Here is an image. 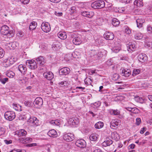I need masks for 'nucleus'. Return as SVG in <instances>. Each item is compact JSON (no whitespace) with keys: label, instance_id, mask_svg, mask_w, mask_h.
<instances>
[{"label":"nucleus","instance_id":"obj_1","mask_svg":"<svg viewBox=\"0 0 152 152\" xmlns=\"http://www.w3.org/2000/svg\"><path fill=\"white\" fill-rule=\"evenodd\" d=\"M9 27L6 25L2 26L1 28V32L2 34L4 35H7L9 37H12L14 36L13 33L9 30Z\"/></svg>","mask_w":152,"mask_h":152},{"label":"nucleus","instance_id":"obj_2","mask_svg":"<svg viewBox=\"0 0 152 152\" xmlns=\"http://www.w3.org/2000/svg\"><path fill=\"white\" fill-rule=\"evenodd\" d=\"M105 6V3L103 0H99L94 1L91 4V7L94 9L103 8Z\"/></svg>","mask_w":152,"mask_h":152},{"label":"nucleus","instance_id":"obj_3","mask_svg":"<svg viewBox=\"0 0 152 152\" xmlns=\"http://www.w3.org/2000/svg\"><path fill=\"white\" fill-rule=\"evenodd\" d=\"M4 116L6 119L9 121H12L15 117V113L13 112L10 111H7L5 112Z\"/></svg>","mask_w":152,"mask_h":152},{"label":"nucleus","instance_id":"obj_4","mask_svg":"<svg viewBox=\"0 0 152 152\" xmlns=\"http://www.w3.org/2000/svg\"><path fill=\"white\" fill-rule=\"evenodd\" d=\"M26 64L31 69H35L37 68V63L33 60H27L26 62Z\"/></svg>","mask_w":152,"mask_h":152},{"label":"nucleus","instance_id":"obj_5","mask_svg":"<svg viewBox=\"0 0 152 152\" xmlns=\"http://www.w3.org/2000/svg\"><path fill=\"white\" fill-rule=\"evenodd\" d=\"M41 28L43 31L46 33L49 32L51 29L50 24L46 22L42 23L41 25Z\"/></svg>","mask_w":152,"mask_h":152},{"label":"nucleus","instance_id":"obj_6","mask_svg":"<svg viewBox=\"0 0 152 152\" xmlns=\"http://www.w3.org/2000/svg\"><path fill=\"white\" fill-rule=\"evenodd\" d=\"M39 120L35 117H30L27 121L28 124L34 126H37L38 125Z\"/></svg>","mask_w":152,"mask_h":152},{"label":"nucleus","instance_id":"obj_7","mask_svg":"<svg viewBox=\"0 0 152 152\" xmlns=\"http://www.w3.org/2000/svg\"><path fill=\"white\" fill-rule=\"evenodd\" d=\"M75 144L76 146L80 148H84L86 145V143L85 141L82 139L77 140Z\"/></svg>","mask_w":152,"mask_h":152},{"label":"nucleus","instance_id":"obj_8","mask_svg":"<svg viewBox=\"0 0 152 152\" xmlns=\"http://www.w3.org/2000/svg\"><path fill=\"white\" fill-rule=\"evenodd\" d=\"M43 100L40 97L36 98L34 102V105H36L37 107L40 108L41 107L43 104Z\"/></svg>","mask_w":152,"mask_h":152},{"label":"nucleus","instance_id":"obj_9","mask_svg":"<svg viewBox=\"0 0 152 152\" xmlns=\"http://www.w3.org/2000/svg\"><path fill=\"white\" fill-rule=\"evenodd\" d=\"M74 135L72 134L68 133L64 134L63 136V138L66 141H71L74 139Z\"/></svg>","mask_w":152,"mask_h":152},{"label":"nucleus","instance_id":"obj_10","mask_svg":"<svg viewBox=\"0 0 152 152\" xmlns=\"http://www.w3.org/2000/svg\"><path fill=\"white\" fill-rule=\"evenodd\" d=\"M70 72V69L69 68L64 67L59 70V73L60 75H66L68 74Z\"/></svg>","mask_w":152,"mask_h":152},{"label":"nucleus","instance_id":"obj_11","mask_svg":"<svg viewBox=\"0 0 152 152\" xmlns=\"http://www.w3.org/2000/svg\"><path fill=\"white\" fill-rule=\"evenodd\" d=\"M104 37L107 40H112L114 38V35L113 33L110 32H106L104 34Z\"/></svg>","mask_w":152,"mask_h":152},{"label":"nucleus","instance_id":"obj_12","mask_svg":"<svg viewBox=\"0 0 152 152\" xmlns=\"http://www.w3.org/2000/svg\"><path fill=\"white\" fill-rule=\"evenodd\" d=\"M79 120L77 117H73L69 119V123L72 125H77L79 123Z\"/></svg>","mask_w":152,"mask_h":152},{"label":"nucleus","instance_id":"obj_13","mask_svg":"<svg viewBox=\"0 0 152 152\" xmlns=\"http://www.w3.org/2000/svg\"><path fill=\"white\" fill-rule=\"evenodd\" d=\"M147 56L145 54H139L138 57L139 61L142 63L145 62L147 60Z\"/></svg>","mask_w":152,"mask_h":152},{"label":"nucleus","instance_id":"obj_14","mask_svg":"<svg viewBox=\"0 0 152 152\" xmlns=\"http://www.w3.org/2000/svg\"><path fill=\"white\" fill-rule=\"evenodd\" d=\"M43 76L48 80H51L54 77L53 74L50 72H44L43 74Z\"/></svg>","mask_w":152,"mask_h":152},{"label":"nucleus","instance_id":"obj_15","mask_svg":"<svg viewBox=\"0 0 152 152\" xmlns=\"http://www.w3.org/2000/svg\"><path fill=\"white\" fill-rule=\"evenodd\" d=\"M18 69L23 75H24L26 74L27 69L25 65L23 64L19 65L18 66Z\"/></svg>","mask_w":152,"mask_h":152},{"label":"nucleus","instance_id":"obj_16","mask_svg":"<svg viewBox=\"0 0 152 152\" xmlns=\"http://www.w3.org/2000/svg\"><path fill=\"white\" fill-rule=\"evenodd\" d=\"M35 60L37 62V64L41 65H43L45 62L44 58L41 56H39L36 58Z\"/></svg>","mask_w":152,"mask_h":152},{"label":"nucleus","instance_id":"obj_17","mask_svg":"<svg viewBox=\"0 0 152 152\" xmlns=\"http://www.w3.org/2000/svg\"><path fill=\"white\" fill-rule=\"evenodd\" d=\"M80 13L83 16L89 18H91L94 15L92 12L88 11L81 12Z\"/></svg>","mask_w":152,"mask_h":152},{"label":"nucleus","instance_id":"obj_18","mask_svg":"<svg viewBox=\"0 0 152 152\" xmlns=\"http://www.w3.org/2000/svg\"><path fill=\"white\" fill-rule=\"evenodd\" d=\"M72 42L73 43L76 45H78L82 42L81 39L80 37H75L74 38Z\"/></svg>","mask_w":152,"mask_h":152},{"label":"nucleus","instance_id":"obj_19","mask_svg":"<svg viewBox=\"0 0 152 152\" xmlns=\"http://www.w3.org/2000/svg\"><path fill=\"white\" fill-rule=\"evenodd\" d=\"M48 135L50 137H55L57 136V132L54 129L50 130L48 133Z\"/></svg>","mask_w":152,"mask_h":152},{"label":"nucleus","instance_id":"obj_20","mask_svg":"<svg viewBox=\"0 0 152 152\" xmlns=\"http://www.w3.org/2000/svg\"><path fill=\"white\" fill-rule=\"evenodd\" d=\"M145 22V20L141 18H138L136 20V23L137 27L140 28L142 26V24Z\"/></svg>","mask_w":152,"mask_h":152},{"label":"nucleus","instance_id":"obj_21","mask_svg":"<svg viewBox=\"0 0 152 152\" xmlns=\"http://www.w3.org/2000/svg\"><path fill=\"white\" fill-rule=\"evenodd\" d=\"M103 52H95L93 55L94 58L96 59H99L103 56Z\"/></svg>","mask_w":152,"mask_h":152},{"label":"nucleus","instance_id":"obj_22","mask_svg":"<svg viewBox=\"0 0 152 152\" xmlns=\"http://www.w3.org/2000/svg\"><path fill=\"white\" fill-rule=\"evenodd\" d=\"M119 122L115 121V120H113L111 121L110 123V127L111 128L114 129L115 128H117V126L118 125Z\"/></svg>","mask_w":152,"mask_h":152},{"label":"nucleus","instance_id":"obj_23","mask_svg":"<svg viewBox=\"0 0 152 152\" xmlns=\"http://www.w3.org/2000/svg\"><path fill=\"white\" fill-rule=\"evenodd\" d=\"M131 74V72L129 69H123L122 70L121 75L125 77H128Z\"/></svg>","mask_w":152,"mask_h":152},{"label":"nucleus","instance_id":"obj_24","mask_svg":"<svg viewBox=\"0 0 152 152\" xmlns=\"http://www.w3.org/2000/svg\"><path fill=\"white\" fill-rule=\"evenodd\" d=\"M58 36L59 38L62 39H64L66 38V34L64 32H59L58 34Z\"/></svg>","mask_w":152,"mask_h":152},{"label":"nucleus","instance_id":"obj_25","mask_svg":"<svg viewBox=\"0 0 152 152\" xmlns=\"http://www.w3.org/2000/svg\"><path fill=\"white\" fill-rule=\"evenodd\" d=\"M113 143V141L111 139H109L107 140L104 141L102 143V145L104 147H106L108 146H109L110 145L112 144Z\"/></svg>","mask_w":152,"mask_h":152},{"label":"nucleus","instance_id":"obj_26","mask_svg":"<svg viewBox=\"0 0 152 152\" xmlns=\"http://www.w3.org/2000/svg\"><path fill=\"white\" fill-rule=\"evenodd\" d=\"M37 23L36 22H32L29 26V29L30 30H33L35 29L37 26Z\"/></svg>","mask_w":152,"mask_h":152},{"label":"nucleus","instance_id":"obj_27","mask_svg":"<svg viewBox=\"0 0 152 152\" xmlns=\"http://www.w3.org/2000/svg\"><path fill=\"white\" fill-rule=\"evenodd\" d=\"M104 126V124L102 122H98L96 123L95 125V127L97 129H100L102 128Z\"/></svg>","mask_w":152,"mask_h":152},{"label":"nucleus","instance_id":"obj_28","mask_svg":"<svg viewBox=\"0 0 152 152\" xmlns=\"http://www.w3.org/2000/svg\"><path fill=\"white\" fill-rule=\"evenodd\" d=\"M120 23V21L116 18H113L112 19V23L114 26H117Z\"/></svg>","mask_w":152,"mask_h":152},{"label":"nucleus","instance_id":"obj_29","mask_svg":"<svg viewBox=\"0 0 152 152\" xmlns=\"http://www.w3.org/2000/svg\"><path fill=\"white\" fill-rule=\"evenodd\" d=\"M50 123L54 126H59L60 125V123L58 120H52L50 121Z\"/></svg>","mask_w":152,"mask_h":152},{"label":"nucleus","instance_id":"obj_30","mask_svg":"<svg viewBox=\"0 0 152 152\" xmlns=\"http://www.w3.org/2000/svg\"><path fill=\"white\" fill-rule=\"evenodd\" d=\"M27 75L28 78H29L32 80H34V81H35L36 80L35 76L34 75V74L32 73V72H29V73Z\"/></svg>","mask_w":152,"mask_h":152},{"label":"nucleus","instance_id":"obj_31","mask_svg":"<svg viewBox=\"0 0 152 152\" xmlns=\"http://www.w3.org/2000/svg\"><path fill=\"white\" fill-rule=\"evenodd\" d=\"M26 132L24 129H21L19 130L18 133V135L19 136H24L26 135Z\"/></svg>","mask_w":152,"mask_h":152},{"label":"nucleus","instance_id":"obj_32","mask_svg":"<svg viewBox=\"0 0 152 152\" xmlns=\"http://www.w3.org/2000/svg\"><path fill=\"white\" fill-rule=\"evenodd\" d=\"M111 137L113 139L117 140L119 138L118 134L116 132H114L112 133Z\"/></svg>","mask_w":152,"mask_h":152},{"label":"nucleus","instance_id":"obj_33","mask_svg":"<svg viewBox=\"0 0 152 152\" xmlns=\"http://www.w3.org/2000/svg\"><path fill=\"white\" fill-rule=\"evenodd\" d=\"M110 113L111 115H118L120 113V112L118 110H110Z\"/></svg>","mask_w":152,"mask_h":152},{"label":"nucleus","instance_id":"obj_34","mask_svg":"<svg viewBox=\"0 0 152 152\" xmlns=\"http://www.w3.org/2000/svg\"><path fill=\"white\" fill-rule=\"evenodd\" d=\"M127 50L129 51L134 50L135 48V45H129L128 46V45H127Z\"/></svg>","mask_w":152,"mask_h":152},{"label":"nucleus","instance_id":"obj_35","mask_svg":"<svg viewBox=\"0 0 152 152\" xmlns=\"http://www.w3.org/2000/svg\"><path fill=\"white\" fill-rule=\"evenodd\" d=\"M8 79L7 78H4L2 76L0 78V81L3 84H4L5 83L8 81Z\"/></svg>","mask_w":152,"mask_h":152},{"label":"nucleus","instance_id":"obj_36","mask_svg":"<svg viewBox=\"0 0 152 152\" xmlns=\"http://www.w3.org/2000/svg\"><path fill=\"white\" fill-rule=\"evenodd\" d=\"M97 138V137L96 136V134H91L89 137L90 140L92 141L96 140Z\"/></svg>","mask_w":152,"mask_h":152},{"label":"nucleus","instance_id":"obj_37","mask_svg":"<svg viewBox=\"0 0 152 152\" xmlns=\"http://www.w3.org/2000/svg\"><path fill=\"white\" fill-rule=\"evenodd\" d=\"M143 35L141 33L137 34L134 35V37L136 39H140L142 38Z\"/></svg>","mask_w":152,"mask_h":152},{"label":"nucleus","instance_id":"obj_38","mask_svg":"<svg viewBox=\"0 0 152 152\" xmlns=\"http://www.w3.org/2000/svg\"><path fill=\"white\" fill-rule=\"evenodd\" d=\"M126 109H127L128 110L132 112L133 113H135V111H134L135 110H137L138 109L136 107H134V108H131V107H126Z\"/></svg>","mask_w":152,"mask_h":152},{"label":"nucleus","instance_id":"obj_39","mask_svg":"<svg viewBox=\"0 0 152 152\" xmlns=\"http://www.w3.org/2000/svg\"><path fill=\"white\" fill-rule=\"evenodd\" d=\"M25 105L27 107H31L32 106V103L28 101H26L24 102Z\"/></svg>","mask_w":152,"mask_h":152},{"label":"nucleus","instance_id":"obj_40","mask_svg":"<svg viewBox=\"0 0 152 152\" xmlns=\"http://www.w3.org/2000/svg\"><path fill=\"white\" fill-rule=\"evenodd\" d=\"M140 72V71L139 69H135L133 71L132 75L133 76H135L139 74Z\"/></svg>","mask_w":152,"mask_h":152},{"label":"nucleus","instance_id":"obj_41","mask_svg":"<svg viewBox=\"0 0 152 152\" xmlns=\"http://www.w3.org/2000/svg\"><path fill=\"white\" fill-rule=\"evenodd\" d=\"M15 73L12 72L10 71L7 73V77H10L12 78L15 75Z\"/></svg>","mask_w":152,"mask_h":152},{"label":"nucleus","instance_id":"obj_42","mask_svg":"<svg viewBox=\"0 0 152 152\" xmlns=\"http://www.w3.org/2000/svg\"><path fill=\"white\" fill-rule=\"evenodd\" d=\"M4 55V51L3 49L0 48V58H2Z\"/></svg>","mask_w":152,"mask_h":152},{"label":"nucleus","instance_id":"obj_43","mask_svg":"<svg viewBox=\"0 0 152 152\" xmlns=\"http://www.w3.org/2000/svg\"><path fill=\"white\" fill-rule=\"evenodd\" d=\"M113 50L115 53H117L120 50V47L118 46V47H117L115 46L113 48Z\"/></svg>","mask_w":152,"mask_h":152},{"label":"nucleus","instance_id":"obj_44","mask_svg":"<svg viewBox=\"0 0 152 152\" xmlns=\"http://www.w3.org/2000/svg\"><path fill=\"white\" fill-rule=\"evenodd\" d=\"M32 139L30 137H26L25 138V143H27L31 142L32 141Z\"/></svg>","mask_w":152,"mask_h":152},{"label":"nucleus","instance_id":"obj_45","mask_svg":"<svg viewBox=\"0 0 152 152\" xmlns=\"http://www.w3.org/2000/svg\"><path fill=\"white\" fill-rule=\"evenodd\" d=\"M119 78V76L118 74H115L113 75V80H117Z\"/></svg>","mask_w":152,"mask_h":152},{"label":"nucleus","instance_id":"obj_46","mask_svg":"<svg viewBox=\"0 0 152 152\" xmlns=\"http://www.w3.org/2000/svg\"><path fill=\"white\" fill-rule=\"evenodd\" d=\"M76 7L75 6H73L72 7L70 8V12L72 14L75 12L76 10Z\"/></svg>","mask_w":152,"mask_h":152},{"label":"nucleus","instance_id":"obj_47","mask_svg":"<svg viewBox=\"0 0 152 152\" xmlns=\"http://www.w3.org/2000/svg\"><path fill=\"white\" fill-rule=\"evenodd\" d=\"M118 12L120 13H123L126 12V9L125 7H123L119 8Z\"/></svg>","mask_w":152,"mask_h":152},{"label":"nucleus","instance_id":"obj_48","mask_svg":"<svg viewBox=\"0 0 152 152\" xmlns=\"http://www.w3.org/2000/svg\"><path fill=\"white\" fill-rule=\"evenodd\" d=\"M141 120L140 118H137L136 119V124L137 126L139 125L141 123Z\"/></svg>","mask_w":152,"mask_h":152},{"label":"nucleus","instance_id":"obj_49","mask_svg":"<svg viewBox=\"0 0 152 152\" xmlns=\"http://www.w3.org/2000/svg\"><path fill=\"white\" fill-rule=\"evenodd\" d=\"M125 32L127 34H129L131 33V31L129 29V28L126 27L125 30Z\"/></svg>","mask_w":152,"mask_h":152},{"label":"nucleus","instance_id":"obj_50","mask_svg":"<svg viewBox=\"0 0 152 152\" xmlns=\"http://www.w3.org/2000/svg\"><path fill=\"white\" fill-rule=\"evenodd\" d=\"M147 30L149 33H152V27L150 26H147Z\"/></svg>","mask_w":152,"mask_h":152},{"label":"nucleus","instance_id":"obj_51","mask_svg":"<svg viewBox=\"0 0 152 152\" xmlns=\"http://www.w3.org/2000/svg\"><path fill=\"white\" fill-rule=\"evenodd\" d=\"M152 45V43L151 42H146L145 43V47H150Z\"/></svg>","mask_w":152,"mask_h":152},{"label":"nucleus","instance_id":"obj_52","mask_svg":"<svg viewBox=\"0 0 152 152\" xmlns=\"http://www.w3.org/2000/svg\"><path fill=\"white\" fill-rule=\"evenodd\" d=\"M5 132L4 128L2 127H0V135L4 134Z\"/></svg>","mask_w":152,"mask_h":152},{"label":"nucleus","instance_id":"obj_53","mask_svg":"<svg viewBox=\"0 0 152 152\" xmlns=\"http://www.w3.org/2000/svg\"><path fill=\"white\" fill-rule=\"evenodd\" d=\"M20 1L23 4H27L29 2V0H20Z\"/></svg>","mask_w":152,"mask_h":152},{"label":"nucleus","instance_id":"obj_54","mask_svg":"<svg viewBox=\"0 0 152 152\" xmlns=\"http://www.w3.org/2000/svg\"><path fill=\"white\" fill-rule=\"evenodd\" d=\"M12 140H4V142L7 145L10 144L12 143Z\"/></svg>","mask_w":152,"mask_h":152},{"label":"nucleus","instance_id":"obj_55","mask_svg":"<svg viewBox=\"0 0 152 152\" xmlns=\"http://www.w3.org/2000/svg\"><path fill=\"white\" fill-rule=\"evenodd\" d=\"M55 15L58 16H60L62 15L63 13L61 12H59L57 11H55Z\"/></svg>","mask_w":152,"mask_h":152},{"label":"nucleus","instance_id":"obj_56","mask_svg":"<svg viewBox=\"0 0 152 152\" xmlns=\"http://www.w3.org/2000/svg\"><path fill=\"white\" fill-rule=\"evenodd\" d=\"M36 145V143H33L27 144L26 145V146L27 147H31L32 146H34Z\"/></svg>","mask_w":152,"mask_h":152},{"label":"nucleus","instance_id":"obj_57","mask_svg":"<svg viewBox=\"0 0 152 152\" xmlns=\"http://www.w3.org/2000/svg\"><path fill=\"white\" fill-rule=\"evenodd\" d=\"M94 105L96 106V107H98L100 106L101 102H96L94 104Z\"/></svg>","mask_w":152,"mask_h":152},{"label":"nucleus","instance_id":"obj_58","mask_svg":"<svg viewBox=\"0 0 152 152\" xmlns=\"http://www.w3.org/2000/svg\"><path fill=\"white\" fill-rule=\"evenodd\" d=\"M19 141L21 143H25V138H20L19 139Z\"/></svg>","mask_w":152,"mask_h":152},{"label":"nucleus","instance_id":"obj_59","mask_svg":"<svg viewBox=\"0 0 152 152\" xmlns=\"http://www.w3.org/2000/svg\"><path fill=\"white\" fill-rule=\"evenodd\" d=\"M146 130V128L145 127H143L142 128L140 131V133L141 134H143L144 132Z\"/></svg>","mask_w":152,"mask_h":152},{"label":"nucleus","instance_id":"obj_60","mask_svg":"<svg viewBox=\"0 0 152 152\" xmlns=\"http://www.w3.org/2000/svg\"><path fill=\"white\" fill-rule=\"evenodd\" d=\"M139 1L137 0H135L134 2V4L135 5H136L137 6H139L140 5V3H139Z\"/></svg>","mask_w":152,"mask_h":152},{"label":"nucleus","instance_id":"obj_61","mask_svg":"<svg viewBox=\"0 0 152 152\" xmlns=\"http://www.w3.org/2000/svg\"><path fill=\"white\" fill-rule=\"evenodd\" d=\"M51 2L54 3H57L59 2L61 0H49Z\"/></svg>","mask_w":152,"mask_h":152},{"label":"nucleus","instance_id":"obj_62","mask_svg":"<svg viewBox=\"0 0 152 152\" xmlns=\"http://www.w3.org/2000/svg\"><path fill=\"white\" fill-rule=\"evenodd\" d=\"M135 145L134 144H132L129 145V147L131 149H133L134 148Z\"/></svg>","mask_w":152,"mask_h":152},{"label":"nucleus","instance_id":"obj_63","mask_svg":"<svg viewBox=\"0 0 152 152\" xmlns=\"http://www.w3.org/2000/svg\"><path fill=\"white\" fill-rule=\"evenodd\" d=\"M17 35L20 37H21L23 36V34L21 32H19L17 33Z\"/></svg>","mask_w":152,"mask_h":152},{"label":"nucleus","instance_id":"obj_64","mask_svg":"<svg viewBox=\"0 0 152 152\" xmlns=\"http://www.w3.org/2000/svg\"><path fill=\"white\" fill-rule=\"evenodd\" d=\"M93 152H102V151L99 149H97L95 150Z\"/></svg>","mask_w":152,"mask_h":152}]
</instances>
